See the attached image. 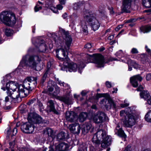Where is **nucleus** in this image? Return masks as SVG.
Instances as JSON below:
<instances>
[{
  "instance_id": "63",
  "label": "nucleus",
  "mask_w": 151,
  "mask_h": 151,
  "mask_svg": "<svg viewBox=\"0 0 151 151\" xmlns=\"http://www.w3.org/2000/svg\"><path fill=\"white\" fill-rule=\"evenodd\" d=\"M82 95L83 96H85L87 94V92L85 91H83L81 93Z\"/></svg>"
},
{
  "instance_id": "5",
  "label": "nucleus",
  "mask_w": 151,
  "mask_h": 151,
  "mask_svg": "<svg viewBox=\"0 0 151 151\" xmlns=\"http://www.w3.org/2000/svg\"><path fill=\"white\" fill-rule=\"evenodd\" d=\"M0 19L3 23L8 26H13L16 22V19L14 14L9 11L1 12L0 14Z\"/></svg>"
},
{
  "instance_id": "42",
  "label": "nucleus",
  "mask_w": 151,
  "mask_h": 151,
  "mask_svg": "<svg viewBox=\"0 0 151 151\" xmlns=\"http://www.w3.org/2000/svg\"><path fill=\"white\" fill-rule=\"evenodd\" d=\"M47 89L50 93L52 92L54 90L53 85H51L50 86H47Z\"/></svg>"
},
{
  "instance_id": "17",
  "label": "nucleus",
  "mask_w": 151,
  "mask_h": 151,
  "mask_svg": "<svg viewBox=\"0 0 151 151\" xmlns=\"http://www.w3.org/2000/svg\"><path fill=\"white\" fill-rule=\"evenodd\" d=\"M6 88L7 90V92H11L15 91L17 88V84L15 82L9 81L6 83Z\"/></svg>"
},
{
  "instance_id": "21",
  "label": "nucleus",
  "mask_w": 151,
  "mask_h": 151,
  "mask_svg": "<svg viewBox=\"0 0 151 151\" xmlns=\"http://www.w3.org/2000/svg\"><path fill=\"white\" fill-rule=\"evenodd\" d=\"M33 121L35 123H48V122L46 121L45 122L42 119V118L39 115L37 114L35 115L33 117Z\"/></svg>"
},
{
  "instance_id": "62",
  "label": "nucleus",
  "mask_w": 151,
  "mask_h": 151,
  "mask_svg": "<svg viewBox=\"0 0 151 151\" xmlns=\"http://www.w3.org/2000/svg\"><path fill=\"white\" fill-rule=\"evenodd\" d=\"M123 53L122 51V50H120L119 52H116V54L117 56L121 55Z\"/></svg>"
},
{
  "instance_id": "56",
  "label": "nucleus",
  "mask_w": 151,
  "mask_h": 151,
  "mask_svg": "<svg viewBox=\"0 0 151 151\" xmlns=\"http://www.w3.org/2000/svg\"><path fill=\"white\" fill-rule=\"evenodd\" d=\"M106 86L108 88H110L111 86V83L109 81H106Z\"/></svg>"
},
{
  "instance_id": "44",
  "label": "nucleus",
  "mask_w": 151,
  "mask_h": 151,
  "mask_svg": "<svg viewBox=\"0 0 151 151\" xmlns=\"http://www.w3.org/2000/svg\"><path fill=\"white\" fill-rule=\"evenodd\" d=\"M42 6H40L38 4H36V5L35 7V12H37L39 10L42 9Z\"/></svg>"
},
{
  "instance_id": "23",
  "label": "nucleus",
  "mask_w": 151,
  "mask_h": 151,
  "mask_svg": "<svg viewBox=\"0 0 151 151\" xmlns=\"http://www.w3.org/2000/svg\"><path fill=\"white\" fill-rule=\"evenodd\" d=\"M59 100L67 104H72L71 99L68 96L60 97H59Z\"/></svg>"
},
{
  "instance_id": "29",
  "label": "nucleus",
  "mask_w": 151,
  "mask_h": 151,
  "mask_svg": "<svg viewBox=\"0 0 151 151\" xmlns=\"http://www.w3.org/2000/svg\"><path fill=\"white\" fill-rule=\"evenodd\" d=\"M87 114L86 113L82 112L79 115V121L80 122H83L84 121L87 117Z\"/></svg>"
},
{
  "instance_id": "61",
  "label": "nucleus",
  "mask_w": 151,
  "mask_h": 151,
  "mask_svg": "<svg viewBox=\"0 0 151 151\" xmlns=\"http://www.w3.org/2000/svg\"><path fill=\"white\" fill-rule=\"evenodd\" d=\"M87 58H88V59L87 62H86L85 63H89L91 62V56L89 55L87 56Z\"/></svg>"
},
{
  "instance_id": "52",
  "label": "nucleus",
  "mask_w": 151,
  "mask_h": 151,
  "mask_svg": "<svg viewBox=\"0 0 151 151\" xmlns=\"http://www.w3.org/2000/svg\"><path fill=\"white\" fill-rule=\"evenodd\" d=\"M123 25H118L115 28V30L116 31H118L121 28H122V27Z\"/></svg>"
},
{
  "instance_id": "6",
  "label": "nucleus",
  "mask_w": 151,
  "mask_h": 151,
  "mask_svg": "<svg viewBox=\"0 0 151 151\" xmlns=\"http://www.w3.org/2000/svg\"><path fill=\"white\" fill-rule=\"evenodd\" d=\"M133 112L131 111L129 114L127 115V118L123 121V125L125 127H130L134 125L135 120L134 116L132 115Z\"/></svg>"
},
{
  "instance_id": "36",
  "label": "nucleus",
  "mask_w": 151,
  "mask_h": 151,
  "mask_svg": "<svg viewBox=\"0 0 151 151\" xmlns=\"http://www.w3.org/2000/svg\"><path fill=\"white\" fill-rule=\"evenodd\" d=\"M108 101L111 107L115 109L116 108V105L112 99H109L108 100Z\"/></svg>"
},
{
  "instance_id": "20",
  "label": "nucleus",
  "mask_w": 151,
  "mask_h": 151,
  "mask_svg": "<svg viewBox=\"0 0 151 151\" xmlns=\"http://www.w3.org/2000/svg\"><path fill=\"white\" fill-rule=\"evenodd\" d=\"M140 96L141 98L144 99L147 101L151 98V96L149 92L147 91H143L140 93Z\"/></svg>"
},
{
  "instance_id": "2",
  "label": "nucleus",
  "mask_w": 151,
  "mask_h": 151,
  "mask_svg": "<svg viewBox=\"0 0 151 151\" xmlns=\"http://www.w3.org/2000/svg\"><path fill=\"white\" fill-rule=\"evenodd\" d=\"M102 139V142L101 146L103 148H105L110 145L111 143V137L106 135L105 131L100 129L94 135L92 139L93 145L97 147L100 145V141Z\"/></svg>"
},
{
  "instance_id": "64",
  "label": "nucleus",
  "mask_w": 151,
  "mask_h": 151,
  "mask_svg": "<svg viewBox=\"0 0 151 151\" xmlns=\"http://www.w3.org/2000/svg\"><path fill=\"white\" fill-rule=\"evenodd\" d=\"M143 89V87L142 86H140L137 89V90L138 91H140L142 90Z\"/></svg>"
},
{
  "instance_id": "45",
  "label": "nucleus",
  "mask_w": 151,
  "mask_h": 151,
  "mask_svg": "<svg viewBox=\"0 0 151 151\" xmlns=\"http://www.w3.org/2000/svg\"><path fill=\"white\" fill-rule=\"evenodd\" d=\"M36 101V99L35 98H33L29 101L27 103V104L29 105H30L33 103H34Z\"/></svg>"
},
{
  "instance_id": "30",
  "label": "nucleus",
  "mask_w": 151,
  "mask_h": 151,
  "mask_svg": "<svg viewBox=\"0 0 151 151\" xmlns=\"http://www.w3.org/2000/svg\"><path fill=\"white\" fill-rule=\"evenodd\" d=\"M140 30L144 33L149 32L151 30V27L150 26H145L141 27Z\"/></svg>"
},
{
  "instance_id": "12",
  "label": "nucleus",
  "mask_w": 151,
  "mask_h": 151,
  "mask_svg": "<svg viewBox=\"0 0 151 151\" xmlns=\"http://www.w3.org/2000/svg\"><path fill=\"white\" fill-rule=\"evenodd\" d=\"M65 118L67 121L73 122L76 120L77 116L73 111H68L66 112Z\"/></svg>"
},
{
  "instance_id": "10",
  "label": "nucleus",
  "mask_w": 151,
  "mask_h": 151,
  "mask_svg": "<svg viewBox=\"0 0 151 151\" xmlns=\"http://www.w3.org/2000/svg\"><path fill=\"white\" fill-rule=\"evenodd\" d=\"M21 129L24 132L27 133H32L34 131L35 127L34 125L29 122L22 125Z\"/></svg>"
},
{
  "instance_id": "27",
  "label": "nucleus",
  "mask_w": 151,
  "mask_h": 151,
  "mask_svg": "<svg viewBox=\"0 0 151 151\" xmlns=\"http://www.w3.org/2000/svg\"><path fill=\"white\" fill-rule=\"evenodd\" d=\"M66 134L62 132L58 133L57 135V139L58 141L63 140L65 139Z\"/></svg>"
},
{
  "instance_id": "1",
  "label": "nucleus",
  "mask_w": 151,
  "mask_h": 151,
  "mask_svg": "<svg viewBox=\"0 0 151 151\" xmlns=\"http://www.w3.org/2000/svg\"><path fill=\"white\" fill-rule=\"evenodd\" d=\"M37 78L31 77H27L24 81L23 85H20L18 87V92L15 91L7 92L9 96L16 99L19 102L21 98L27 96L37 85Z\"/></svg>"
},
{
  "instance_id": "50",
  "label": "nucleus",
  "mask_w": 151,
  "mask_h": 151,
  "mask_svg": "<svg viewBox=\"0 0 151 151\" xmlns=\"http://www.w3.org/2000/svg\"><path fill=\"white\" fill-rule=\"evenodd\" d=\"M92 47L91 44L90 43H87L85 46V48L87 49L91 48Z\"/></svg>"
},
{
  "instance_id": "41",
  "label": "nucleus",
  "mask_w": 151,
  "mask_h": 151,
  "mask_svg": "<svg viewBox=\"0 0 151 151\" xmlns=\"http://www.w3.org/2000/svg\"><path fill=\"white\" fill-rule=\"evenodd\" d=\"M81 5L80 2H78L75 3L74 4L73 9L74 10H77L78 9L79 7Z\"/></svg>"
},
{
  "instance_id": "39",
  "label": "nucleus",
  "mask_w": 151,
  "mask_h": 151,
  "mask_svg": "<svg viewBox=\"0 0 151 151\" xmlns=\"http://www.w3.org/2000/svg\"><path fill=\"white\" fill-rule=\"evenodd\" d=\"M84 63H82V64H81L79 65V66L78 67V72L81 73V70L83 69L84 68Z\"/></svg>"
},
{
  "instance_id": "43",
  "label": "nucleus",
  "mask_w": 151,
  "mask_h": 151,
  "mask_svg": "<svg viewBox=\"0 0 151 151\" xmlns=\"http://www.w3.org/2000/svg\"><path fill=\"white\" fill-rule=\"evenodd\" d=\"M57 80V83L60 85L61 86H63V87H64L65 83L63 82H62L61 80H59V79L58 78L56 79Z\"/></svg>"
},
{
  "instance_id": "37",
  "label": "nucleus",
  "mask_w": 151,
  "mask_h": 151,
  "mask_svg": "<svg viewBox=\"0 0 151 151\" xmlns=\"http://www.w3.org/2000/svg\"><path fill=\"white\" fill-rule=\"evenodd\" d=\"M60 91V88L57 86H55V90L53 93V95L56 96L59 94Z\"/></svg>"
},
{
  "instance_id": "57",
  "label": "nucleus",
  "mask_w": 151,
  "mask_h": 151,
  "mask_svg": "<svg viewBox=\"0 0 151 151\" xmlns=\"http://www.w3.org/2000/svg\"><path fill=\"white\" fill-rule=\"evenodd\" d=\"M108 9L109 10L111 14H114V12L113 11V7H111V8L109 7Z\"/></svg>"
},
{
  "instance_id": "47",
  "label": "nucleus",
  "mask_w": 151,
  "mask_h": 151,
  "mask_svg": "<svg viewBox=\"0 0 151 151\" xmlns=\"http://www.w3.org/2000/svg\"><path fill=\"white\" fill-rule=\"evenodd\" d=\"M107 101V100L106 99L104 98L101 101L100 103L101 104H103L106 107L107 106H108V105H106V102Z\"/></svg>"
},
{
  "instance_id": "48",
  "label": "nucleus",
  "mask_w": 151,
  "mask_h": 151,
  "mask_svg": "<svg viewBox=\"0 0 151 151\" xmlns=\"http://www.w3.org/2000/svg\"><path fill=\"white\" fill-rule=\"evenodd\" d=\"M50 9L55 13H57L58 12V9L57 8L54 7H51Z\"/></svg>"
},
{
  "instance_id": "51",
  "label": "nucleus",
  "mask_w": 151,
  "mask_h": 151,
  "mask_svg": "<svg viewBox=\"0 0 151 151\" xmlns=\"http://www.w3.org/2000/svg\"><path fill=\"white\" fill-rule=\"evenodd\" d=\"M9 144L11 147H13L15 144V141L13 140L12 142H9Z\"/></svg>"
},
{
  "instance_id": "14",
  "label": "nucleus",
  "mask_w": 151,
  "mask_h": 151,
  "mask_svg": "<svg viewBox=\"0 0 151 151\" xmlns=\"http://www.w3.org/2000/svg\"><path fill=\"white\" fill-rule=\"evenodd\" d=\"M69 129L71 132L74 134H79L80 132V125L77 123L72 124L69 125Z\"/></svg>"
},
{
  "instance_id": "46",
  "label": "nucleus",
  "mask_w": 151,
  "mask_h": 151,
  "mask_svg": "<svg viewBox=\"0 0 151 151\" xmlns=\"http://www.w3.org/2000/svg\"><path fill=\"white\" fill-rule=\"evenodd\" d=\"M131 53L132 54H137L138 53V51L136 48H133L131 51Z\"/></svg>"
},
{
  "instance_id": "13",
  "label": "nucleus",
  "mask_w": 151,
  "mask_h": 151,
  "mask_svg": "<svg viewBox=\"0 0 151 151\" xmlns=\"http://www.w3.org/2000/svg\"><path fill=\"white\" fill-rule=\"evenodd\" d=\"M142 78L139 75H136L130 78V83L133 87H136L139 85L138 81L140 82L142 81Z\"/></svg>"
},
{
  "instance_id": "9",
  "label": "nucleus",
  "mask_w": 151,
  "mask_h": 151,
  "mask_svg": "<svg viewBox=\"0 0 151 151\" xmlns=\"http://www.w3.org/2000/svg\"><path fill=\"white\" fill-rule=\"evenodd\" d=\"M95 55L93 61L94 63L98 68L103 67L105 63H107L108 62H105L104 57L102 55L100 54H96Z\"/></svg>"
},
{
  "instance_id": "25",
  "label": "nucleus",
  "mask_w": 151,
  "mask_h": 151,
  "mask_svg": "<svg viewBox=\"0 0 151 151\" xmlns=\"http://www.w3.org/2000/svg\"><path fill=\"white\" fill-rule=\"evenodd\" d=\"M41 44L39 45L38 47L39 50L41 52H45L46 51L47 47L45 44L44 43L43 40H41Z\"/></svg>"
},
{
  "instance_id": "4",
  "label": "nucleus",
  "mask_w": 151,
  "mask_h": 151,
  "mask_svg": "<svg viewBox=\"0 0 151 151\" xmlns=\"http://www.w3.org/2000/svg\"><path fill=\"white\" fill-rule=\"evenodd\" d=\"M96 16V14L91 11L86 10L84 12L83 17L85 20L89 23L94 31L98 29L100 26Z\"/></svg>"
},
{
  "instance_id": "40",
  "label": "nucleus",
  "mask_w": 151,
  "mask_h": 151,
  "mask_svg": "<svg viewBox=\"0 0 151 151\" xmlns=\"http://www.w3.org/2000/svg\"><path fill=\"white\" fill-rule=\"evenodd\" d=\"M82 133L85 135L87 134L89 131L88 130L86 129V128L83 125L82 126V128L81 129Z\"/></svg>"
},
{
  "instance_id": "7",
  "label": "nucleus",
  "mask_w": 151,
  "mask_h": 151,
  "mask_svg": "<svg viewBox=\"0 0 151 151\" xmlns=\"http://www.w3.org/2000/svg\"><path fill=\"white\" fill-rule=\"evenodd\" d=\"M106 117V115L104 113L98 111L94 114L93 119L95 123L99 124L104 122L105 121Z\"/></svg>"
},
{
  "instance_id": "32",
  "label": "nucleus",
  "mask_w": 151,
  "mask_h": 151,
  "mask_svg": "<svg viewBox=\"0 0 151 151\" xmlns=\"http://www.w3.org/2000/svg\"><path fill=\"white\" fill-rule=\"evenodd\" d=\"M81 25L83 31L84 32L87 34L88 32L87 27L86 25V23L84 21H81Z\"/></svg>"
},
{
  "instance_id": "59",
  "label": "nucleus",
  "mask_w": 151,
  "mask_h": 151,
  "mask_svg": "<svg viewBox=\"0 0 151 151\" xmlns=\"http://www.w3.org/2000/svg\"><path fill=\"white\" fill-rule=\"evenodd\" d=\"M135 21V19H130L129 20H128L125 23H129L131 22H132Z\"/></svg>"
},
{
  "instance_id": "49",
  "label": "nucleus",
  "mask_w": 151,
  "mask_h": 151,
  "mask_svg": "<svg viewBox=\"0 0 151 151\" xmlns=\"http://www.w3.org/2000/svg\"><path fill=\"white\" fill-rule=\"evenodd\" d=\"M146 78L147 81H149L151 79V73L147 74L146 76Z\"/></svg>"
},
{
  "instance_id": "60",
  "label": "nucleus",
  "mask_w": 151,
  "mask_h": 151,
  "mask_svg": "<svg viewBox=\"0 0 151 151\" xmlns=\"http://www.w3.org/2000/svg\"><path fill=\"white\" fill-rule=\"evenodd\" d=\"M104 94L98 93L96 95V97L98 99L104 96Z\"/></svg>"
},
{
  "instance_id": "19",
  "label": "nucleus",
  "mask_w": 151,
  "mask_h": 151,
  "mask_svg": "<svg viewBox=\"0 0 151 151\" xmlns=\"http://www.w3.org/2000/svg\"><path fill=\"white\" fill-rule=\"evenodd\" d=\"M56 56L60 60L65 58H66L65 50L63 48H60L57 50L56 51Z\"/></svg>"
},
{
  "instance_id": "3",
  "label": "nucleus",
  "mask_w": 151,
  "mask_h": 151,
  "mask_svg": "<svg viewBox=\"0 0 151 151\" xmlns=\"http://www.w3.org/2000/svg\"><path fill=\"white\" fill-rule=\"evenodd\" d=\"M41 59V56L39 55H27L23 56L19 65L22 67L27 66L35 68L36 67L37 62L40 61Z\"/></svg>"
},
{
  "instance_id": "34",
  "label": "nucleus",
  "mask_w": 151,
  "mask_h": 151,
  "mask_svg": "<svg viewBox=\"0 0 151 151\" xmlns=\"http://www.w3.org/2000/svg\"><path fill=\"white\" fill-rule=\"evenodd\" d=\"M13 31L12 30L8 28H6L5 29V33L6 36H11L13 34Z\"/></svg>"
},
{
  "instance_id": "11",
  "label": "nucleus",
  "mask_w": 151,
  "mask_h": 151,
  "mask_svg": "<svg viewBox=\"0 0 151 151\" xmlns=\"http://www.w3.org/2000/svg\"><path fill=\"white\" fill-rule=\"evenodd\" d=\"M69 60V59H66L67 61L65 60L63 63V65L68 68L69 71L70 72L76 71L77 68V65L73 62H69L68 61Z\"/></svg>"
},
{
  "instance_id": "35",
  "label": "nucleus",
  "mask_w": 151,
  "mask_h": 151,
  "mask_svg": "<svg viewBox=\"0 0 151 151\" xmlns=\"http://www.w3.org/2000/svg\"><path fill=\"white\" fill-rule=\"evenodd\" d=\"M84 144L83 143L79 145L78 151H87V147L86 146H84Z\"/></svg>"
},
{
  "instance_id": "22",
  "label": "nucleus",
  "mask_w": 151,
  "mask_h": 151,
  "mask_svg": "<svg viewBox=\"0 0 151 151\" xmlns=\"http://www.w3.org/2000/svg\"><path fill=\"white\" fill-rule=\"evenodd\" d=\"M127 63L128 64V70L131 71L132 70V68L129 66V65L133 66L135 68L138 67L137 64L134 61L128 58L127 59Z\"/></svg>"
},
{
  "instance_id": "58",
  "label": "nucleus",
  "mask_w": 151,
  "mask_h": 151,
  "mask_svg": "<svg viewBox=\"0 0 151 151\" xmlns=\"http://www.w3.org/2000/svg\"><path fill=\"white\" fill-rule=\"evenodd\" d=\"M61 4L64 5L65 4L66 0H59Z\"/></svg>"
},
{
  "instance_id": "8",
  "label": "nucleus",
  "mask_w": 151,
  "mask_h": 151,
  "mask_svg": "<svg viewBox=\"0 0 151 151\" xmlns=\"http://www.w3.org/2000/svg\"><path fill=\"white\" fill-rule=\"evenodd\" d=\"M61 32L65 42L66 45L65 46V49L66 51L67 52L69 50V47L71 44L72 39L67 31L66 32L64 29H62Z\"/></svg>"
},
{
  "instance_id": "33",
  "label": "nucleus",
  "mask_w": 151,
  "mask_h": 151,
  "mask_svg": "<svg viewBox=\"0 0 151 151\" xmlns=\"http://www.w3.org/2000/svg\"><path fill=\"white\" fill-rule=\"evenodd\" d=\"M145 119L147 122H151V110L148 111L145 115Z\"/></svg>"
},
{
  "instance_id": "26",
  "label": "nucleus",
  "mask_w": 151,
  "mask_h": 151,
  "mask_svg": "<svg viewBox=\"0 0 151 151\" xmlns=\"http://www.w3.org/2000/svg\"><path fill=\"white\" fill-rule=\"evenodd\" d=\"M45 132L48 136L51 137L52 139L55 138V134L54 132L51 129L49 128H46Z\"/></svg>"
},
{
  "instance_id": "24",
  "label": "nucleus",
  "mask_w": 151,
  "mask_h": 151,
  "mask_svg": "<svg viewBox=\"0 0 151 151\" xmlns=\"http://www.w3.org/2000/svg\"><path fill=\"white\" fill-rule=\"evenodd\" d=\"M47 105L50 107V111H52L56 114H58V112L55 109L54 104L52 101L51 100H49L48 102Z\"/></svg>"
},
{
  "instance_id": "38",
  "label": "nucleus",
  "mask_w": 151,
  "mask_h": 151,
  "mask_svg": "<svg viewBox=\"0 0 151 151\" xmlns=\"http://www.w3.org/2000/svg\"><path fill=\"white\" fill-rule=\"evenodd\" d=\"M83 125L86 128V129L88 130V131L91 129L92 127L91 124V123L90 122L86 123Z\"/></svg>"
},
{
  "instance_id": "28",
  "label": "nucleus",
  "mask_w": 151,
  "mask_h": 151,
  "mask_svg": "<svg viewBox=\"0 0 151 151\" xmlns=\"http://www.w3.org/2000/svg\"><path fill=\"white\" fill-rule=\"evenodd\" d=\"M131 111H132L131 107H129L127 109L126 111L124 110L121 111L120 112V115L121 116H127L130 113Z\"/></svg>"
},
{
  "instance_id": "55",
  "label": "nucleus",
  "mask_w": 151,
  "mask_h": 151,
  "mask_svg": "<svg viewBox=\"0 0 151 151\" xmlns=\"http://www.w3.org/2000/svg\"><path fill=\"white\" fill-rule=\"evenodd\" d=\"M63 6L60 4H58L57 6V8L58 9L61 10L63 9Z\"/></svg>"
},
{
  "instance_id": "15",
  "label": "nucleus",
  "mask_w": 151,
  "mask_h": 151,
  "mask_svg": "<svg viewBox=\"0 0 151 151\" xmlns=\"http://www.w3.org/2000/svg\"><path fill=\"white\" fill-rule=\"evenodd\" d=\"M132 0H124L122 6V11L124 12L129 13V11L128 9L130 7L131 2Z\"/></svg>"
},
{
  "instance_id": "18",
  "label": "nucleus",
  "mask_w": 151,
  "mask_h": 151,
  "mask_svg": "<svg viewBox=\"0 0 151 151\" xmlns=\"http://www.w3.org/2000/svg\"><path fill=\"white\" fill-rule=\"evenodd\" d=\"M69 146L68 144L65 142H62L56 147V151H67Z\"/></svg>"
},
{
  "instance_id": "53",
  "label": "nucleus",
  "mask_w": 151,
  "mask_h": 151,
  "mask_svg": "<svg viewBox=\"0 0 151 151\" xmlns=\"http://www.w3.org/2000/svg\"><path fill=\"white\" fill-rule=\"evenodd\" d=\"M144 12H146L147 13V14H151V9H148L144 11Z\"/></svg>"
},
{
  "instance_id": "54",
  "label": "nucleus",
  "mask_w": 151,
  "mask_h": 151,
  "mask_svg": "<svg viewBox=\"0 0 151 151\" xmlns=\"http://www.w3.org/2000/svg\"><path fill=\"white\" fill-rule=\"evenodd\" d=\"M129 105V104L128 103H125L124 104H121L120 105L121 107L122 108L125 107H127Z\"/></svg>"
},
{
  "instance_id": "31",
  "label": "nucleus",
  "mask_w": 151,
  "mask_h": 151,
  "mask_svg": "<svg viewBox=\"0 0 151 151\" xmlns=\"http://www.w3.org/2000/svg\"><path fill=\"white\" fill-rule=\"evenodd\" d=\"M142 4L145 8H149L151 6V0H143Z\"/></svg>"
},
{
  "instance_id": "16",
  "label": "nucleus",
  "mask_w": 151,
  "mask_h": 151,
  "mask_svg": "<svg viewBox=\"0 0 151 151\" xmlns=\"http://www.w3.org/2000/svg\"><path fill=\"white\" fill-rule=\"evenodd\" d=\"M115 134L119 136L124 138L125 139L127 137V135L123 130L122 128L120 127L119 125H117L115 130Z\"/></svg>"
}]
</instances>
